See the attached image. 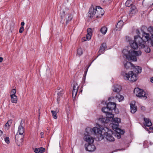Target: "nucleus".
Returning a JSON list of instances; mask_svg holds the SVG:
<instances>
[{
    "label": "nucleus",
    "instance_id": "nucleus-5",
    "mask_svg": "<svg viewBox=\"0 0 153 153\" xmlns=\"http://www.w3.org/2000/svg\"><path fill=\"white\" fill-rule=\"evenodd\" d=\"M86 132L88 134L91 135L93 134L96 135L98 138V140L100 141L103 138V136L102 134V131L100 128L97 127H94L92 129L88 127L85 129Z\"/></svg>",
    "mask_w": 153,
    "mask_h": 153
},
{
    "label": "nucleus",
    "instance_id": "nucleus-54",
    "mask_svg": "<svg viewBox=\"0 0 153 153\" xmlns=\"http://www.w3.org/2000/svg\"><path fill=\"white\" fill-rule=\"evenodd\" d=\"M149 129L151 131H153V126L149 128Z\"/></svg>",
    "mask_w": 153,
    "mask_h": 153
},
{
    "label": "nucleus",
    "instance_id": "nucleus-44",
    "mask_svg": "<svg viewBox=\"0 0 153 153\" xmlns=\"http://www.w3.org/2000/svg\"><path fill=\"white\" fill-rule=\"evenodd\" d=\"M24 31V27L21 26L20 27L19 30V32L22 33Z\"/></svg>",
    "mask_w": 153,
    "mask_h": 153
},
{
    "label": "nucleus",
    "instance_id": "nucleus-13",
    "mask_svg": "<svg viewBox=\"0 0 153 153\" xmlns=\"http://www.w3.org/2000/svg\"><path fill=\"white\" fill-rule=\"evenodd\" d=\"M107 48L106 44L105 43H102L100 46V49L98 51V55L97 57L98 56L101 54L104 53L105 51V50Z\"/></svg>",
    "mask_w": 153,
    "mask_h": 153
},
{
    "label": "nucleus",
    "instance_id": "nucleus-32",
    "mask_svg": "<svg viewBox=\"0 0 153 153\" xmlns=\"http://www.w3.org/2000/svg\"><path fill=\"white\" fill-rule=\"evenodd\" d=\"M132 4V2L131 1L128 0L126 2V6L127 7H129Z\"/></svg>",
    "mask_w": 153,
    "mask_h": 153
},
{
    "label": "nucleus",
    "instance_id": "nucleus-43",
    "mask_svg": "<svg viewBox=\"0 0 153 153\" xmlns=\"http://www.w3.org/2000/svg\"><path fill=\"white\" fill-rule=\"evenodd\" d=\"M12 94L11 95H16L15 94L16 93V91L15 89H13L11 91Z\"/></svg>",
    "mask_w": 153,
    "mask_h": 153
},
{
    "label": "nucleus",
    "instance_id": "nucleus-36",
    "mask_svg": "<svg viewBox=\"0 0 153 153\" xmlns=\"http://www.w3.org/2000/svg\"><path fill=\"white\" fill-rule=\"evenodd\" d=\"M45 151V149L43 147L39 148V153H43Z\"/></svg>",
    "mask_w": 153,
    "mask_h": 153
},
{
    "label": "nucleus",
    "instance_id": "nucleus-8",
    "mask_svg": "<svg viewBox=\"0 0 153 153\" xmlns=\"http://www.w3.org/2000/svg\"><path fill=\"white\" fill-rule=\"evenodd\" d=\"M107 129V131L104 133V136L106 139L109 141H113L115 139L113 136V135L116 136V134L113 133V131L111 129L106 128Z\"/></svg>",
    "mask_w": 153,
    "mask_h": 153
},
{
    "label": "nucleus",
    "instance_id": "nucleus-41",
    "mask_svg": "<svg viewBox=\"0 0 153 153\" xmlns=\"http://www.w3.org/2000/svg\"><path fill=\"white\" fill-rule=\"evenodd\" d=\"M65 15L66 14L65 12L63 11L61 15V19H63V18L65 17Z\"/></svg>",
    "mask_w": 153,
    "mask_h": 153
},
{
    "label": "nucleus",
    "instance_id": "nucleus-22",
    "mask_svg": "<svg viewBox=\"0 0 153 153\" xmlns=\"http://www.w3.org/2000/svg\"><path fill=\"white\" fill-rule=\"evenodd\" d=\"M130 111L132 113H134L137 110V107L135 106V105L130 104Z\"/></svg>",
    "mask_w": 153,
    "mask_h": 153
},
{
    "label": "nucleus",
    "instance_id": "nucleus-55",
    "mask_svg": "<svg viewBox=\"0 0 153 153\" xmlns=\"http://www.w3.org/2000/svg\"><path fill=\"white\" fill-rule=\"evenodd\" d=\"M3 134V132L0 130V136H1Z\"/></svg>",
    "mask_w": 153,
    "mask_h": 153
},
{
    "label": "nucleus",
    "instance_id": "nucleus-51",
    "mask_svg": "<svg viewBox=\"0 0 153 153\" xmlns=\"http://www.w3.org/2000/svg\"><path fill=\"white\" fill-rule=\"evenodd\" d=\"M10 125L9 124V121H8L7 123H6L5 124V126H8V127H10Z\"/></svg>",
    "mask_w": 153,
    "mask_h": 153
},
{
    "label": "nucleus",
    "instance_id": "nucleus-50",
    "mask_svg": "<svg viewBox=\"0 0 153 153\" xmlns=\"http://www.w3.org/2000/svg\"><path fill=\"white\" fill-rule=\"evenodd\" d=\"M24 120H21V121L20 124L19 126H21L22 127H23V123H24Z\"/></svg>",
    "mask_w": 153,
    "mask_h": 153
},
{
    "label": "nucleus",
    "instance_id": "nucleus-1",
    "mask_svg": "<svg viewBox=\"0 0 153 153\" xmlns=\"http://www.w3.org/2000/svg\"><path fill=\"white\" fill-rule=\"evenodd\" d=\"M123 53L128 60L133 61H137V56L141 54V52L140 51H136L133 50H130L128 51L126 49L123 50Z\"/></svg>",
    "mask_w": 153,
    "mask_h": 153
},
{
    "label": "nucleus",
    "instance_id": "nucleus-63",
    "mask_svg": "<svg viewBox=\"0 0 153 153\" xmlns=\"http://www.w3.org/2000/svg\"><path fill=\"white\" fill-rule=\"evenodd\" d=\"M105 111H107V109H105Z\"/></svg>",
    "mask_w": 153,
    "mask_h": 153
},
{
    "label": "nucleus",
    "instance_id": "nucleus-40",
    "mask_svg": "<svg viewBox=\"0 0 153 153\" xmlns=\"http://www.w3.org/2000/svg\"><path fill=\"white\" fill-rule=\"evenodd\" d=\"M91 34H90L89 33H87L86 36V39L88 40H90L91 38Z\"/></svg>",
    "mask_w": 153,
    "mask_h": 153
},
{
    "label": "nucleus",
    "instance_id": "nucleus-29",
    "mask_svg": "<svg viewBox=\"0 0 153 153\" xmlns=\"http://www.w3.org/2000/svg\"><path fill=\"white\" fill-rule=\"evenodd\" d=\"M107 30V28L105 27H102L100 30V32L101 33L105 35L106 34Z\"/></svg>",
    "mask_w": 153,
    "mask_h": 153
},
{
    "label": "nucleus",
    "instance_id": "nucleus-21",
    "mask_svg": "<svg viewBox=\"0 0 153 153\" xmlns=\"http://www.w3.org/2000/svg\"><path fill=\"white\" fill-rule=\"evenodd\" d=\"M144 120L146 123L144 124L145 126L149 127L152 125V124L149 118H144Z\"/></svg>",
    "mask_w": 153,
    "mask_h": 153
},
{
    "label": "nucleus",
    "instance_id": "nucleus-30",
    "mask_svg": "<svg viewBox=\"0 0 153 153\" xmlns=\"http://www.w3.org/2000/svg\"><path fill=\"white\" fill-rule=\"evenodd\" d=\"M116 97L119 102L122 101L124 99V97L119 94H118L116 95Z\"/></svg>",
    "mask_w": 153,
    "mask_h": 153
},
{
    "label": "nucleus",
    "instance_id": "nucleus-17",
    "mask_svg": "<svg viewBox=\"0 0 153 153\" xmlns=\"http://www.w3.org/2000/svg\"><path fill=\"white\" fill-rule=\"evenodd\" d=\"M66 25L73 18V16L71 13L69 12L68 13H66Z\"/></svg>",
    "mask_w": 153,
    "mask_h": 153
},
{
    "label": "nucleus",
    "instance_id": "nucleus-18",
    "mask_svg": "<svg viewBox=\"0 0 153 153\" xmlns=\"http://www.w3.org/2000/svg\"><path fill=\"white\" fill-rule=\"evenodd\" d=\"M113 87V91L117 93L120 92L122 89L121 86L118 85H114Z\"/></svg>",
    "mask_w": 153,
    "mask_h": 153
},
{
    "label": "nucleus",
    "instance_id": "nucleus-64",
    "mask_svg": "<svg viewBox=\"0 0 153 153\" xmlns=\"http://www.w3.org/2000/svg\"><path fill=\"white\" fill-rule=\"evenodd\" d=\"M76 86H77V84H76Z\"/></svg>",
    "mask_w": 153,
    "mask_h": 153
},
{
    "label": "nucleus",
    "instance_id": "nucleus-52",
    "mask_svg": "<svg viewBox=\"0 0 153 153\" xmlns=\"http://www.w3.org/2000/svg\"><path fill=\"white\" fill-rule=\"evenodd\" d=\"M60 97H58L57 98V101L58 104L59 103V101L60 100Z\"/></svg>",
    "mask_w": 153,
    "mask_h": 153
},
{
    "label": "nucleus",
    "instance_id": "nucleus-2",
    "mask_svg": "<svg viewBox=\"0 0 153 153\" xmlns=\"http://www.w3.org/2000/svg\"><path fill=\"white\" fill-rule=\"evenodd\" d=\"M84 140L87 142L85 145V149L87 151L92 152L95 150L96 147L93 144L94 141V138L86 132L85 133Z\"/></svg>",
    "mask_w": 153,
    "mask_h": 153
},
{
    "label": "nucleus",
    "instance_id": "nucleus-39",
    "mask_svg": "<svg viewBox=\"0 0 153 153\" xmlns=\"http://www.w3.org/2000/svg\"><path fill=\"white\" fill-rule=\"evenodd\" d=\"M4 140L5 142L8 144L10 143V141L9 140V138L8 137H6L4 138Z\"/></svg>",
    "mask_w": 153,
    "mask_h": 153
},
{
    "label": "nucleus",
    "instance_id": "nucleus-58",
    "mask_svg": "<svg viewBox=\"0 0 153 153\" xmlns=\"http://www.w3.org/2000/svg\"><path fill=\"white\" fill-rule=\"evenodd\" d=\"M150 81L151 82H152V83H153V77H152L151 79V80H150Z\"/></svg>",
    "mask_w": 153,
    "mask_h": 153
},
{
    "label": "nucleus",
    "instance_id": "nucleus-60",
    "mask_svg": "<svg viewBox=\"0 0 153 153\" xmlns=\"http://www.w3.org/2000/svg\"><path fill=\"white\" fill-rule=\"evenodd\" d=\"M117 130H119V131L120 132V133H121V131H122V130H121L119 128H118V129H117Z\"/></svg>",
    "mask_w": 153,
    "mask_h": 153
},
{
    "label": "nucleus",
    "instance_id": "nucleus-10",
    "mask_svg": "<svg viewBox=\"0 0 153 153\" xmlns=\"http://www.w3.org/2000/svg\"><path fill=\"white\" fill-rule=\"evenodd\" d=\"M97 11V6L96 8L91 6L89 9V11L88 13V17L90 18H96Z\"/></svg>",
    "mask_w": 153,
    "mask_h": 153
},
{
    "label": "nucleus",
    "instance_id": "nucleus-20",
    "mask_svg": "<svg viewBox=\"0 0 153 153\" xmlns=\"http://www.w3.org/2000/svg\"><path fill=\"white\" fill-rule=\"evenodd\" d=\"M99 120L102 123H107L109 121V119L107 117L102 116V117L99 119Z\"/></svg>",
    "mask_w": 153,
    "mask_h": 153
},
{
    "label": "nucleus",
    "instance_id": "nucleus-4",
    "mask_svg": "<svg viewBox=\"0 0 153 153\" xmlns=\"http://www.w3.org/2000/svg\"><path fill=\"white\" fill-rule=\"evenodd\" d=\"M128 41L131 47L135 49L137 48L138 46L140 47H143L144 44L145 43V41H143L142 39L139 37L135 36L134 37V40H131L129 37Z\"/></svg>",
    "mask_w": 153,
    "mask_h": 153
},
{
    "label": "nucleus",
    "instance_id": "nucleus-25",
    "mask_svg": "<svg viewBox=\"0 0 153 153\" xmlns=\"http://www.w3.org/2000/svg\"><path fill=\"white\" fill-rule=\"evenodd\" d=\"M24 127H22L21 126H19L18 129V132L19 133L20 135H23L24 132Z\"/></svg>",
    "mask_w": 153,
    "mask_h": 153
},
{
    "label": "nucleus",
    "instance_id": "nucleus-61",
    "mask_svg": "<svg viewBox=\"0 0 153 153\" xmlns=\"http://www.w3.org/2000/svg\"><path fill=\"white\" fill-rule=\"evenodd\" d=\"M38 111H39V114H40V108L39 109Z\"/></svg>",
    "mask_w": 153,
    "mask_h": 153
},
{
    "label": "nucleus",
    "instance_id": "nucleus-31",
    "mask_svg": "<svg viewBox=\"0 0 153 153\" xmlns=\"http://www.w3.org/2000/svg\"><path fill=\"white\" fill-rule=\"evenodd\" d=\"M64 93V91L62 89H61L59 91H58L57 95L58 97H62Z\"/></svg>",
    "mask_w": 153,
    "mask_h": 153
},
{
    "label": "nucleus",
    "instance_id": "nucleus-35",
    "mask_svg": "<svg viewBox=\"0 0 153 153\" xmlns=\"http://www.w3.org/2000/svg\"><path fill=\"white\" fill-rule=\"evenodd\" d=\"M77 91H78L77 90H73V91H72V97H73V99H74V97H75L76 95L77 94Z\"/></svg>",
    "mask_w": 153,
    "mask_h": 153
},
{
    "label": "nucleus",
    "instance_id": "nucleus-46",
    "mask_svg": "<svg viewBox=\"0 0 153 153\" xmlns=\"http://www.w3.org/2000/svg\"><path fill=\"white\" fill-rule=\"evenodd\" d=\"M39 148H36L35 149L34 152L36 153H39Z\"/></svg>",
    "mask_w": 153,
    "mask_h": 153
},
{
    "label": "nucleus",
    "instance_id": "nucleus-53",
    "mask_svg": "<svg viewBox=\"0 0 153 153\" xmlns=\"http://www.w3.org/2000/svg\"><path fill=\"white\" fill-rule=\"evenodd\" d=\"M21 25L23 27L25 25V22H22L21 23Z\"/></svg>",
    "mask_w": 153,
    "mask_h": 153
},
{
    "label": "nucleus",
    "instance_id": "nucleus-38",
    "mask_svg": "<svg viewBox=\"0 0 153 153\" xmlns=\"http://www.w3.org/2000/svg\"><path fill=\"white\" fill-rule=\"evenodd\" d=\"M111 0H101V2L104 5H105L107 2Z\"/></svg>",
    "mask_w": 153,
    "mask_h": 153
},
{
    "label": "nucleus",
    "instance_id": "nucleus-42",
    "mask_svg": "<svg viewBox=\"0 0 153 153\" xmlns=\"http://www.w3.org/2000/svg\"><path fill=\"white\" fill-rule=\"evenodd\" d=\"M87 32L90 34H92V30L91 28H89L87 29Z\"/></svg>",
    "mask_w": 153,
    "mask_h": 153
},
{
    "label": "nucleus",
    "instance_id": "nucleus-12",
    "mask_svg": "<svg viewBox=\"0 0 153 153\" xmlns=\"http://www.w3.org/2000/svg\"><path fill=\"white\" fill-rule=\"evenodd\" d=\"M104 13V11L100 6H97L96 18H100L103 16Z\"/></svg>",
    "mask_w": 153,
    "mask_h": 153
},
{
    "label": "nucleus",
    "instance_id": "nucleus-47",
    "mask_svg": "<svg viewBox=\"0 0 153 153\" xmlns=\"http://www.w3.org/2000/svg\"><path fill=\"white\" fill-rule=\"evenodd\" d=\"M114 134H116L115 136L117 137V138H120L121 135L120 133H114Z\"/></svg>",
    "mask_w": 153,
    "mask_h": 153
},
{
    "label": "nucleus",
    "instance_id": "nucleus-37",
    "mask_svg": "<svg viewBox=\"0 0 153 153\" xmlns=\"http://www.w3.org/2000/svg\"><path fill=\"white\" fill-rule=\"evenodd\" d=\"M113 120L114 122H116L117 123H118L119 122H120V119L118 118H115L113 119Z\"/></svg>",
    "mask_w": 153,
    "mask_h": 153
},
{
    "label": "nucleus",
    "instance_id": "nucleus-57",
    "mask_svg": "<svg viewBox=\"0 0 153 153\" xmlns=\"http://www.w3.org/2000/svg\"><path fill=\"white\" fill-rule=\"evenodd\" d=\"M3 59L2 57H0V62H1L3 60Z\"/></svg>",
    "mask_w": 153,
    "mask_h": 153
},
{
    "label": "nucleus",
    "instance_id": "nucleus-48",
    "mask_svg": "<svg viewBox=\"0 0 153 153\" xmlns=\"http://www.w3.org/2000/svg\"><path fill=\"white\" fill-rule=\"evenodd\" d=\"M90 65H91V64H90L89 65H88V66H86V70L85 71L84 73H87L88 71V69L89 68V67L90 66Z\"/></svg>",
    "mask_w": 153,
    "mask_h": 153
},
{
    "label": "nucleus",
    "instance_id": "nucleus-26",
    "mask_svg": "<svg viewBox=\"0 0 153 153\" xmlns=\"http://www.w3.org/2000/svg\"><path fill=\"white\" fill-rule=\"evenodd\" d=\"M11 101L14 103H16L17 101V98L16 95H11Z\"/></svg>",
    "mask_w": 153,
    "mask_h": 153
},
{
    "label": "nucleus",
    "instance_id": "nucleus-9",
    "mask_svg": "<svg viewBox=\"0 0 153 153\" xmlns=\"http://www.w3.org/2000/svg\"><path fill=\"white\" fill-rule=\"evenodd\" d=\"M134 93L137 97L141 98L146 99L147 98L145 92L143 90L139 88H135L134 91Z\"/></svg>",
    "mask_w": 153,
    "mask_h": 153
},
{
    "label": "nucleus",
    "instance_id": "nucleus-24",
    "mask_svg": "<svg viewBox=\"0 0 153 153\" xmlns=\"http://www.w3.org/2000/svg\"><path fill=\"white\" fill-rule=\"evenodd\" d=\"M146 42H145V43L144 44L143 47H141L140 48H143L144 51L147 53H149L151 51V49L150 48L147 46H146Z\"/></svg>",
    "mask_w": 153,
    "mask_h": 153
},
{
    "label": "nucleus",
    "instance_id": "nucleus-45",
    "mask_svg": "<svg viewBox=\"0 0 153 153\" xmlns=\"http://www.w3.org/2000/svg\"><path fill=\"white\" fill-rule=\"evenodd\" d=\"M78 87H77V86L76 87V85L74 84V85H73V90H76L78 91Z\"/></svg>",
    "mask_w": 153,
    "mask_h": 153
},
{
    "label": "nucleus",
    "instance_id": "nucleus-7",
    "mask_svg": "<svg viewBox=\"0 0 153 153\" xmlns=\"http://www.w3.org/2000/svg\"><path fill=\"white\" fill-rule=\"evenodd\" d=\"M116 104L112 102H109L107 104L106 107H103L102 108V111L103 112H106L105 109H107V111H112L114 110L116 111L115 113L117 114L118 113V109L116 110Z\"/></svg>",
    "mask_w": 153,
    "mask_h": 153
},
{
    "label": "nucleus",
    "instance_id": "nucleus-49",
    "mask_svg": "<svg viewBox=\"0 0 153 153\" xmlns=\"http://www.w3.org/2000/svg\"><path fill=\"white\" fill-rule=\"evenodd\" d=\"M86 74L87 73H84V74L83 75L82 79L83 80H84V81H85V80Z\"/></svg>",
    "mask_w": 153,
    "mask_h": 153
},
{
    "label": "nucleus",
    "instance_id": "nucleus-56",
    "mask_svg": "<svg viewBox=\"0 0 153 153\" xmlns=\"http://www.w3.org/2000/svg\"><path fill=\"white\" fill-rule=\"evenodd\" d=\"M44 134V133L42 132H41L40 133V135L41 136V138H43V135Z\"/></svg>",
    "mask_w": 153,
    "mask_h": 153
},
{
    "label": "nucleus",
    "instance_id": "nucleus-6",
    "mask_svg": "<svg viewBox=\"0 0 153 153\" xmlns=\"http://www.w3.org/2000/svg\"><path fill=\"white\" fill-rule=\"evenodd\" d=\"M121 74L125 80H128L132 82L135 81L137 79V74L134 73L132 71H130L128 73L123 71L122 72Z\"/></svg>",
    "mask_w": 153,
    "mask_h": 153
},
{
    "label": "nucleus",
    "instance_id": "nucleus-3",
    "mask_svg": "<svg viewBox=\"0 0 153 153\" xmlns=\"http://www.w3.org/2000/svg\"><path fill=\"white\" fill-rule=\"evenodd\" d=\"M141 32L142 33V37L140 36V32L138 29L136 30V32L137 35V36L140 37L143 40L146 42V41L148 43V45L149 47L153 46V36H151L150 37V35L149 33L145 32L143 30H141Z\"/></svg>",
    "mask_w": 153,
    "mask_h": 153
},
{
    "label": "nucleus",
    "instance_id": "nucleus-59",
    "mask_svg": "<svg viewBox=\"0 0 153 153\" xmlns=\"http://www.w3.org/2000/svg\"><path fill=\"white\" fill-rule=\"evenodd\" d=\"M62 89L60 87H58L57 88V90L58 91H60Z\"/></svg>",
    "mask_w": 153,
    "mask_h": 153
},
{
    "label": "nucleus",
    "instance_id": "nucleus-33",
    "mask_svg": "<svg viewBox=\"0 0 153 153\" xmlns=\"http://www.w3.org/2000/svg\"><path fill=\"white\" fill-rule=\"evenodd\" d=\"M77 53L79 56L83 54L82 50L81 48H79L77 49Z\"/></svg>",
    "mask_w": 153,
    "mask_h": 153
},
{
    "label": "nucleus",
    "instance_id": "nucleus-23",
    "mask_svg": "<svg viewBox=\"0 0 153 153\" xmlns=\"http://www.w3.org/2000/svg\"><path fill=\"white\" fill-rule=\"evenodd\" d=\"M134 69V70L137 73H140L142 71V68L139 66H134L133 65L132 69Z\"/></svg>",
    "mask_w": 153,
    "mask_h": 153
},
{
    "label": "nucleus",
    "instance_id": "nucleus-34",
    "mask_svg": "<svg viewBox=\"0 0 153 153\" xmlns=\"http://www.w3.org/2000/svg\"><path fill=\"white\" fill-rule=\"evenodd\" d=\"M148 30L151 33L152 36H153V27L150 26L148 28Z\"/></svg>",
    "mask_w": 153,
    "mask_h": 153
},
{
    "label": "nucleus",
    "instance_id": "nucleus-11",
    "mask_svg": "<svg viewBox=\"0 0 153 153\" xmlns=\"http://www.w3.org/2000/svg\"><path fill=\"white\" fill-rule=\"evenodd\" d=\"M24 135H20L19 134H16L15 137V140L18 146L20 145V143H22L23 141V138Z\"/></svg>",
    "mask_w": 153,
    "mask_h": 153
},
{
    "label": "nucleus",
    "instance_id": "nucleus-62",
    "mask_svg": "<svg viewBox=\"0 0 153 153\" xmlns=\"http://www.w3.org/2000/svg\"><path fill=\"white\" fill-rule=\"evenodd\" d=\"M40 114H39V116H40Z\"/></svg>",
    "mask_w": 153,
    "mask_h": 153
},
{
    "label": "nucleus",
    "instance_id": "nucleus-16",
    "mask_svg": "<svg viewBox=\"0 0 153 153\" xmlns=\"http://www.w3.org/2000/svg\"><path fill=\"white\" fill-rule=\"evenodd\" d=\"M153 4V0H143V5L145 6H150Z\"/></svg>",
    "mask_w": 153,
    "mask_h": 153
},
{
    "label": "nucleus",
    "instance_id": "nucleus-14",
    "mask_svg": "<svg viewBox=\"0 0 153 153\" xmlns=\"http://www.w3.org/2000/svg\"><path fill=\"white\" fill-rule=\"evenodd\" d=\"M137 12V10L134 5H132L130 7L129 15L130 16L134 15Z\"/></svg>",
    "mask_w": 153,
    "mask_h": 153
},
{
    "label": "nucleus",
    "instance_id": "nucleus-28",
    "mask_svg": "<svg viewBox=\"0 0 153 153\" xmlns=\"http://www.w3.org/2000/svg\"><path fill=\"white\" fill-rule=\"evenodd\" d=\"M104 112L106 114V116L108 118H113L114 117V114L108 112V111H107V112Z\"/></svg>",
    "mask_w": 153,
    "mask_h": 153
},
{
    "label": "nucleus",
    "instance_id": "nucleus-15",
    "mask_svg": "<svg viewBox=\"0 0 153 153\" xmlns=\"http://www.w3.org/2000/svg\"><path fill=\"white\" fill-rule=\"evenodd\" d=\"M125 68L127 69H131L133 68V65L130 62L125 61L123 62Z\"/></svg>",
    "mask_w": 153,
    "mask_h": 153
},
{
    "label": "nucleus",
    "instance_id": "nucleus-27",
    "mask_svg": "<svg viewBox=\"0 0 153 153\" xmlns=\"http://www.w3.org/2000/svg\"><path fill=\"white\" fill-rule=\"evenodd\" d=\"M58 111V109H56V110L55 111L53 110H52L51 111V113H52V116L53 117V118L55 119H56L57 118V112Z\"/></svg>",
    "mask_w": 153,
    "mask_h": 153
},
{
    "label": "nucleus",
    "instance_id": "nucleus-19",
    "mask_svg": "<svg viewBox=\"0 0 153 153\" xmlns=\"http://www.w3.org/2000/svg\"><path fill=\"white\" fill-rule=\"evenodd\" d=\"M123 25V21L122 20L119 21L117 25L116 26V30H120L122 27Z\"/></svg>",
    "mask_w": 153,
    "mask_h": 153
}]
</instances>
